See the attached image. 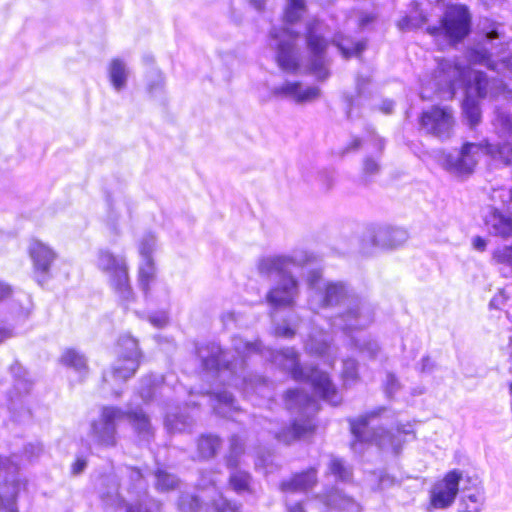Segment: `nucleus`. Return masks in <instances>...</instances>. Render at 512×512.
Masks as SVG:
<instances>
[{
	"label": "nucleus",
	"instance_id": "nucleus-1",
	"mask_svg": "<svg viewBox=\"0 0 512 512\" xmlns=\"http://www.w3.org/2000/svg\"><path fill=\"white\" fill-rule=\"evenodd\" d=\"M196 353L202 367L207 372L215 373L227 385L234 386L245 396L253 393L262 397L269 396L268 381L248 370V360L256 355L270 361L280 369L288 372L297 381H308L315 392L325 401L336 406L341 396L326 372L315 367H303L299 363V355L293 348L273 350L265 348L258 340L247 341L234 336L231 351H226L215 342L200 344Z\"/></svg>",
	"mask_w": 512,
	"mask_h": 512
},
{
	"label": "nucleus",
	"instance_id": "nucleus-2",
	"mask_svg": "<svg viewBox=\"0 0 512 512\" xmlns=\"http://www.w3.org/2000/svg\"><path fill=\"white\" fill-rule=\"evenodd\" d=\"M305 281L310 310L315 313L340 310L331 320L332 327L349 333L363 329L373 321L371 306L348 283L324 279L320 268L309 269Z\"/></svg>",
	"mask_w": 512,
	"mask_h": 512
},
{
	"label": "nucleus",
	"instance_id": "nucleus-3",
	"mask_svg": "<svg viewBox=\"0 0 512 512\" xmlns=\"http://www.w3.org/2000/svg\"><path fill=\"white\" fill-rule=\"evenodd\" d=\"M95 492L110 507L125 506V512H160L161 504L147 495V482L142 472L122 466L119 472L110 468L91 476Z\"/></svg>",
	"mask_w": 512,
	"mask_h": 512
},
{
	"label": "nucleus",
	"instance_id": "nucleus-4",
	"mask_svg": "<svg viewBox=\"0 0 512 512\" xmlns=\"http://www.w3.org/2000/svg\"><path fill=\"white\" fill-rule=\"evenodd\" d=\"M317 261V256L305 249H294L289 253L269 255L257 263V270L263 277L277 276L274 285L266 294V301L272 307H292L300 295V282L292 269H305Z\"/></svg>",
	"mask_w": 512,
	"mask_h": 512
},
{
	"label": "nucleus",
	"instance_id": "nucleus-5",
	"mask_svg": "<svg viewBox=\"0 0 512 512\" xmlns=\"http://www.w3.org/2000/svg\"><path fill=\"white\" fill-rule=\"evenodd\" d=\"M439 73L447 86L453 88L456 84L467 85V94L475 93L479 98L487 95L497 96L505 90V84L502 80L489 81L486 74L472 70L455 60H442L439 63ZM463 114L471 128L480 123L481 110L478 103L471 99L469 95L463 101Z\"/></svg>",
	"mask_w": 512,
	"mask_h": 512
},
{
	"label": "nucleus",
	"instance_id": "nucleus-6",
	"mask_svg": "<svg viewBox=\"0 0 512 512\" xmlns=\"http://www.w3.org/2000/svg\"><path fill=\"white\" fill-rule=\"evenodd\" d=\"M389 418H391L390 411L382 406L356 418L348 419L354 437L351 444L352 449L357 451L358 443H372L382 450H390L397 454L403 444L402 435L411 434L413 431L410 424H398L396 434L385 429L384 425L390 424Z\"/></svg>",
	"mask_w": 512,
	"mask_h": 512
},
{
	"label": "nucleus",
	"instance_id": "nucleus-7",
	"mask_svg": "<svg viewBox=\"0 0 512 512\" xmlns=\"http://www.w3.org/2000/svg\"><path fill=\"white\" fill-rule=\"evenodd\" d=\"M128 418L142 441L149 442L153 428L147 415L140 408L123 410L115 406L101 408L98 418L90 424L89 436L92 442L102 448H113L118 442L117 422Z\"/></svg>",
	"mask_w": 512,
	"mask_h": 512
},
{
	"label": "nucleus",
	"instance_id": "nucleus-8",
	"mask_svg": "<svg viewBox=\"0 0 512 512\" xmlns=\"http://www.w3.org/2000/svg\"><path fill=\"white\" fill-rule=\"evenodd\" d=\"M305 11L304 0H288L284 13L285 27H273L270 31V46L276 50V59L280 68L287 73H296L299 63L296 52V41L299 32L289 28L297 22Z\"/></svg>",
	"mask_w": 512,
	"mask_h": 512
},
{
	"label": "nucleus",
	"instance_id": "nucleus-9",
	"mask_svg": "<svg viewBox=\"0 0 512 512\" xmlns=\"http://www.w3.org/2000/svg\"><path fill=\"white\" fill-rule=\"evenodd\" d=\"M505 165H512V146L509 143L492 145L488 141L473 143L466 142L458 152L440 151L437 155L439 164L448 172L454 174H470L476 166L480 154H495Z\"/></svg>",
	"mask_w": 512,
	"mask_h": 512
},
{
	"label": "nucleus",
	"instance_id": "nucleus-10",
	"mask_svg": "<svg viewBox=\"0 0 512 512\" xmlns=\"http://www.w3.org/2000/svg\"><path fill=\"white\" fill-rule=\"evenodd\" d=\"M286 406L292 413H297L300 419H296L289 427L275 432V438L280 442L290 444L312 432L314 423L311 417L317 412L318 403L308 393L291 389L286 393Z\"/></svg>",
	"mask_w": 512,
	"mask_h": 512
},
{
	"label": "nucleus",
	"instance_id": "nucleus-11",
	"mask_svg": "<svg viewBox=\"0 0 512 512\" xmlns=\"http://www.w3.org/2000/svg\"><path fill=\"white\" fill-rule=\"evenodd\" d=\"M471 16L463 5L447 6L438 26H429L427 31L434 37H444L449 43L463 40L470 32Z\"/></svg>",
	"mask_w": 512,
	"mask_h": 512
},
{
	"label": "nucleus",
	"instance_id": "nucleus-12",
	"mask_svg": "<svg viewBox=\"0 0 512 512\" xmlns=\"http://www.w3.org/2000/svg\"><path fill=\"white\" fill-rule=\"evenodd\" d=\"M142 353L138 341L129 334H123L118 339V359L110 371L103 373V380L109 383L125 382L137 371Z\"/></svg>",
	"mask_w": 512,
	"mask_h": 512
},
{
	"label": "nucleus",
	"instance_id": "nucleus-13",
	"mask_svg": "<svg viewBox=\"0 0 512 512\" xmlns=\"http://www.w3.org/2000/svg\"><path fill=\"white\" fill-rule=\"evenodd\" d=\"M19 464L0 456V507L5 512H20L18 501L23 498L24 484L18 477Z\"/></svg>",
	"mask_w": 512,
	"mask_h": 512
},
{
	"label": "nucleus",
	"instance_id": "nucleus-14",
	"mask_svg": "<svg viewBox=\"0 0 512 512\" xmlns=\"http://www.w3.org/2000/svg\"><path fill=\"white\" fill-rule=\"evenodd\" d=\"M97 266L107 273L115 291L122 300L129 301L132 289L129 284L128 269L124 257L117 256L109 250L101 249L98 252Z\"/></svg>",
	"mask_w": 512,
	"mask_h": 512
},
{
	"label": "nucleus",
	"instance_id": "nucleus-15",
	"mask_svg": "<svg viewBox=\"0 0 512 512\" xmlns=\"http://www.w3.org/2000/svg\"><path fill=\"white\" fill-rule=\"evenodd\" d=\"M321 30L322 23L320 21H314L307 27L308 70L318 80H325L329 76L328 60L326 58L327 41L321 35Z\"/></svg>",
	"mask_w": 512,
	"mask_h": 512
},
{
	"label": "nucleus",
	"instance_id": "nucleus-16",
	"mask_svg": "<svg viewBox=\"0 0 512 512\" xmlns=\"http://www.w3.org/2000/svg\"><path fill=\"white\" fill-rule=\"evenodd\" d=\"M419 124L426 134L440 140L449 139L455 125L453 110L446 106H432L422 112Z\"/></svg>",
	"mask_w": 512,
	"mask_h": 512
},
{
	"label": "nucleus",
	"instance_id": "nucleus-17",
	"mask_svg": "<svg viewBox=\"0 0 512 512\" xmlns=\"http://www.w3.org/2000/svg\"><path fill=\"white\" fill-rule=\"evenodd\" d=\"M14 379L13 391L8 395V410L15 421H24L30 417V410L25 403V395L31 389L32 383L27 378V372L19 364L11 366Z\"/></svg>",
	"mask_w": 512,
	"mask_h": 512
},
{
	"label": "nucleus",
	"instance_id": "nucleus-18",
	"mask_svg": "<svg viewBox=\"0 0 512 512\" xmlns=\"http://www.w3.org/2000/svg\"><path fill=\"white\" fill-rule=\"evenodd\" d=\"M244 451L243 441L237 436L233 435L230 438V450L226 457L227 467L230 469L229 475V486L238 495H242L246 492H251V475L238 468L239 457Z\"/></svg>",
	"mask_w": 512,
	"mask_h": 512
},
{
	"label": "nucleus",
	"instance_id": "nucleus-19",
	"mask_svg": "<svg viewBox=\"0 0 512 512\" xmlns=\"http://www.w3.org/2000/svg\"><path fill=\"white\" fill-rule=\"evenodd\" d=\"M461 478L462 473L459 470H453L447 473L442 480L436 482L431 489V505L437 509L450 507L459 492Z\"/></svg>",
	"mask_w": 512,
	"mask_h": 512
},
{
	"label": "nucleus",
	"instance_id": "nucleus-20",
	"mask_svg": "<svg viewBox=\"0 0 512 512\" xmlns=\"http://www.w3.org/2000/svg\"><path fill=\"white\" fill-rule=\"evenodd\" d=\"M467 58L471 65H482L498 74H512V54L494 57L487 48L476 47L467 52Z\"/></svg>",
	"mask_w": 512,
	"mask_h": 512
},
{
	"label": "nucleus",
	"instance_id": "nucleus-21",
	"mask_svg": "<svg viewBox=\"0 0 512 512\" xmlns=\"http://www.w3.org/2000/svg\"><path fill=\"white\" fill-rule=\"evenodd\" d=\"M275 97L287 98L297 104L311 102L320 96V89L316 86H303L297 81H285L282 85L275 86L272 89Z\"/></svg>",
	"mask_w": 512,
	"mask_h": 512
},
{
	"label": "nucleus",
	"instance_id": "nucleus-22",
	"mask_svg": "<svg viewBox=\"0 0 512 512\" xmlns=\"http://www.w3.org/2000/svg\"><path fill=\"white\" fill-rule=\"evenodd\" d=\"M29 253L34 264L37 282L42 285L47 280L51 263L56 254L40 241H33L30 244Z\"/></svg>",
	"mask_w": 512,
	"mask_h": 512
},
{
	"label": "nucleus",
	"instance_id": "nucleus-23",
	"mask_svg": "<svg viewBox=\"0 0 512 512\" xmlns=\"http://www.w3.org/2000/svg\"><path fill=\"white\" fill-rule=\"evenodd\" d=\"M318 482V470L315 467L293 474L289 479L280 483V490L284 494L306 493L313 489Z\"/></svg>",
	"mask_w": 512,
	"mask_h": 512
},
{
	"label": "nucleus",
	"instance_id": "nucleus-24",
	"mask_svg": "<svg viewBox=\"0 0 512 512\" xmlns=\"http://www.w3.org/2000/svg\"><path fill=\"white\" fill-rule=\"evenodd\" d=\"M308 353L322 357L329 365L336 359V349L331 345L330 336L323 331H314L305 342Z\"/></svg>",
	"mask_w": 512,
	"mask_h": 512
},
{
	"label": "nucleus",
	"instance_id": "nucleus-25",
	"mask_svg": "<svg viewBox=\"0 0 512 512\" xmlns=\"http://www.w3.org/2000/svg\"><path fill=\"white\" fill-rule=\"evenodd\" d=\"M484 220L491 235L502 238H508L512 235V218L499 209L490 207Z\"/></svg>",
	"mask_w": 512,
	"mask_h": 512
},
{
	"label": "nucleus",
	"instance_id": "nucleus-26",
	"mask_svg": "<svg viewBox=\"0 0 512 512\" xmlns=\"http://www.w3.org/2000/svg\"><path fill=\"white\" fill-rule=\"evenodd\" d=\"M316 498L328 509H336L347 512H361L360 505L351 497L338 489L316 495Z\"/></svg>",
	"mask_w": 512,
	"mask_h": 512
},
{
	"label": "nucleus",
	"instance_id": "nucleus-27",
	"mask_svg": "<svg viewBox=\"0 0 512 512\" xmlns=\"http://www.w3.org/2000/svg\"><path fill=\"white\" fill-rule=\"evenodd\" d=\"M408 238L406 230L401 228L380 227L371 236L373 246L380 248H395Z\"/></svg>",
	"mask_w": 512,
	"mask_h": 512
},
{
	"label": "nucleus",
	"instance_id": "nucleus-28",
	"mask_svg": "<svg viewBox=\"0 0 512 512\" xmlns=\"http://www.w3.org/2000/svg\"><path fill=\"white\" fill-rule=\"evenodd\" d=\"M485 497L481 489L463 490L458 505V512H481Z\"/></svg>",
	"mask_w": 512,
	"mask_h": 512
},
{
	"label": "nucleus",
	"instance_id": "nucleus-29",
	"mask_svg": "<svg viewBox=\"0 0 512 512\" xmlns=\"http://www.w3.org/2000/svg\"><path fill=\"white\" fill-rule=\"evenodd\" d=\"M61 362L79 374L82 380L88 373L86 357L75 349H67L61 356Z\"/></svg>",
	"mask_w": 512,
	"mask_h": 512
},
{
	"label": "nucleus",
	"instance_id": "nucleus-30",
	"mask_svg": "<svg viewBox=\"0 0 512 512\" xmlns=\"http://www.w3.org/2000/svg\"><path fill=\"white\" fill-rule=\"evenodd\" d=\"M493 126L497 135L503 140H508L512 136V115L505 108H497Z\"/></svg>",
	"mask_w": 512,
	"mask_h": 512
},
{
	"label": "nucleus",
	"instance_id": "nucleus-31",
	"mask_svg": "<svg viewBox=\"0 0 512 512\" xmlns=\"http://www.w3.org/2000/svg\"><path fill=\"white\" fill-rule=\"evenodd\" d=\"M333 43L345 58L358 55L365 49V42L354 41L351 37L344 36L341 33L334 36Z\"/></svg>",
	"mask_w": 512,
	"mask_h": 512
},
{
	"label": "nucleus",
	"instance_id": "nucleus-32",
	"mask_svg": "<svg viewBox=\"0 0 512 512\" xmlns=\"http://www.w3.org/2000/svg\"><path fill=\"white\" fill-rule=\"evenodd\" d=\"M110 81L115 90L121 91L126 87L128 70L121 59H113L109 66Z\"/></svg>",
	"mask_w": 512,
	"mask_h": 512
},
{
	"label": "nucleus",
	"instance_id": "nucleus-33",
	"mask_svg": "<svg viewBox=\"0 0 512 512\" xmlns=\"http://www.w3.org/2000/svg\"><path fill=\"white\" fill-rule=\"evenodd\" d=\"M193 423V417L186 413H168L165 417V426L171 433L190 430Z\"/></svg>",
	"mask_w": 512,
	"mask_h": 512
},
{
	"label": "nucleus",
	"instance_id": "nucleus-34",
	"mask_svg": "<svg viewBox=\"0 0 512 512\" xmlns=\"http://www.w3.org/2000/svg\"><path fill=\"white\" fill-rule=\"evenodd\" d=\"M221 447V440L215 435H203L197 442V450L201 459H209L216 455Z\"/></svg>",
	"mask_w": 512,
	"mask_h": 512
},
{
	"label": "nucleus",
	"instance_id": "nucleus-35",
	"mask_svg": "<svg viewBox=\"0 0 512 512\" xmlns=\"http://www.w3.org/2000/svg\"><path fill=\"white\" fill-rule=\"evenodd\" d=\"M163 383V377L161 375L151 374L142 378L139 395L143 401L148 402L152 400Z\"/></svg>",
	"mask_w": 512,
	"mask_h": 512
},
{
	"label": "nucleus",
	"instance_id": "nucleus-36",
	"mask_svg": "<svg viewBox=\"0 0 512 512\" xmlns=\"http://www.w3.org/2000/svg\"><path fill=\"white\" fill-rule=\"evenodd\" d=\"M328 473L333 475L336 480L349 482L352 479V467L342 458L332 456L328 464Z\"/></svg>",
	"mask_w": 512,
	"mask_h": 512
},
{
	"label": "nucleus",
	"instance_id": "nucleus-37",
	"mask_svg": "<svg viewBox=\"0 0 512 512\" xmlns=\"http://www.w3.org/2000/svg\"><path fill=\"white\" fill-rule=\"evenodd\" d=\"M368 83H369L368 78H364L361 76H359L357 78V81H356L357 96L347 98V102H348L347 117L349 119H354L355 117H360V115L356 112V110L360 106L362 98L365 96V87Z\"/></svg>",
	"mask_w": 512,
	"mask_h": 512
},
{
	"label": "nucleus",
	"instance_id": "nucleus-38",
	"mask_svg": "<svg viewBox=\"0 0 512 512\" xmlns=\"http://www.w3.org/2000/svg\"><path fill=\"white\" fill-rule=\"evenodd\" d=\"M155 275V267L152 257L142 258L139 267V286L145 295L148 294L149 285L153 281Z\"/></svg>",
	"mask_w": 512,
	"mask_h": 512
},
{
	"label": "nucleus",
	"instance_id": "nucleus-39",
	"mask_svg": "<svg viewBox=\"0 0 512 512\" xmlns=\"http://www.w3.org/2000/svg\"><path fill=\"white\" fill-rule=\"evenodd\" d=\"M155 479L156 489L161 492L175 490L180 486V480L178 479V477L163 469H158L155 472Z\"/></svg>",
	"mask_w": 512,
	"mask_h": 512
},
{
	"label": "nucleus",
	"instance_id": "nucleus-40",
	"mask_svg": "<svg viewBox=\"0 0 512 512\" xmlns=\"http://www.w3.org/2000/svg\"><path fill=\"white\" fill-rule=\"evenodd\" d=\"M214 396L218 402V405L214 407V410L217 414L227 417L228 411L238 409L235 405L234 397L230 392L221 391L215 393Z\"/></svg>",
	"mask_w": 512,
	"mask_h": 512
},
{
	"label": "nucleus",
	"instance_id": "nucleus-41",
	"mask_svg": "<svg viewBox=\"0 0 512 512\" xmlns=\"http://www.w3.org/2000/svg\"><path fill=\"white\" fill-rule=\"evenodd\" d=\"M493 260L501 266V270L512 273V245H505L493 252Z\"/></svg>",
	"mask_w": 512,
	"mask_h": 512
},
{
	"label": "nucleus",
	"instance_id": "nucleus-42",
	"mask_svg": "<svg viewBox=\"0 0 512 512\" xmlns=\"http://www.w3.org/2000/svg\"><path fill=\"white\" fill-rule=\"evenodd\" d=\"M180 512H200L201 503L198 497L191 494H182L178 501Z\"/></svg>",
	"mask_w": 512,
	"mask_h": 512
},
{
	"label": "nucleus",
	"instance_id": "nucleus-43",
	"mask_svg": "<svg viewBox=\"0 0 512 512\" xmlns=\"http://www.w3.org/2000/svg\"><path fill=\"white\" fill-rule=\"evenodd\" d=\"M426 21V17L422 14L408 15L399 20L397 26L402 31L412 30L422 27Z\"/></svg>",
	"mask_w": 512,
	"mask_h": 512
},
{
	"label": "nucleus",
	"instance_id": "nucleus-44",
	"mask_svg": "<svg viewBox=\"0 0 512 512\" xmlns=\"http://www.w3.org/2000/svg\"><path fill=\"white\" fill-rule=\"evenodd\" d=\"M156 246V238L151 233H145L139 241L138 249L142 258L152 257Z\"/></svg>",
	"mask_w": 512,
	"mask_h": 512
},
{
	"label": "nucleus",
	"instance_id": "nucleus-45",
	"mask_svg": "<svg viewBox=\"0 0 512 512\" xmlns=\"http://www.w3.org/2000/svg\"><path fill=\"white\" fill-rule=\"evenodd\" d=\"M213 507L217 512H238L241 508V504L220 495L213 501Z\"/></svg>",
	"mask_w": 512,
	"mask_h": 512
},
{
	"label": "nucleus",
	"instance_id": "nucleus-46",
	"mask_svg": "<svg viewBox=\"0 0 512 512\" xmlns=\"http://www.w3.org/2000/svg\"><path fill=\"white\" fill-rule=\"evenodd\" d=\"M342 377L344 381H355L358 377V363L355 359L348 358L343 361Z\"/></svg>",
	"mask_w": 512,
	"mask_h": 512
},
{
	"label": "nucleus",
	"instance_id": "nucleus-47",
	"mask_svg": "<svg viewBox=\"0 0 512 512\" xmlns=\"http://www.w3.org/2000/svg\"><path fill=\"white\" fill-rule=\"evenodd\" d=\"M354 345L363 353H366L370 358L376 357L379 351V345L375 340H365L360 342L353 339Z\"/></svg>",
	"mask_w": 512,
	"mask_h": 512
},
{
	"label": "nucleus",
	"instance_id": "nucleus-48",
	"mask_svg": "<svg viewBox=\"0 0 512 512\" xmlns=\"http://www.w3.org/2000/svg\"><path fill=\"white\" fill-rule=\"evenodd\" d=\"M43 445L40 442H31L24 446L23 454L27 460L32 461L43 453Z\"/></svg>",
	"mask_w": 512,
	"mask_h": 512
},
{
	"label": "nucleus",
	"instance_id": "nucleus-49",
	"mask_svg": "<svg viewBox=\"0 0 512 512\" xmlns=\"http://www.w3.org/2000/svg\"><path fill=\"white\" fill-rule=\"evenodd\" d=\"M316 181L321 188L328 190L332 187L334 181V174L332 171L323 169L317 172Z\"/></svg>",
	"mask_w": 512,
	"mask_h": 512
},
{
	"label": "nucleus",
	"instance_id": "nucleus-50",
	"mask_svg": "<svg viewBox=\"0 0 512 512\" xmlns=\"http://www.w3.org/2000/svg\"><path fill=\"white\" fill-rule=\"evenodd\" d=\"M401 388L398 378L393 373H387L385 379V392L389 397H392Z\"/></svg>",
	"mask_w": 512,
	"mask_h": 512
},
{
	"label": "nucleus",
	"instance_id": "nucleus-51",
	"mask_svg": "<svg viewBox=\"0 0 512 512\" xmlns=\"http://www.w3.org/2000/svg\"><path fill=\"white\" fill-rule=\"evenodd\" d=\"M380 165L377 159L373 157H366L363 162V173L367 177H372L378 174Z\"/></svg>",
	"mask_w": 512,
	"mask_h": 512
},
{
	"label": "nucleus",
	"instance_id": "nucleus-52",
	"mask_svg": "<svg viewBox=\"0 0 512 512\" xmlns=\"http://www.w3.org/2000/svg\"><path fill=\"white\" fill-rule=\"evenodd\" d=\"M217 474L213 471L201 472L198 486L201 489H206L209 486H215L217 483Z\"/></svg>",
	"mask_w": 512,
	"mask_h": 512
},
{
	"label": "nucleus",
	"instance_id": "nucleus-53",
	"mask_svg": "<svg viewBox=\"0 0 512 512\" xmlns=\"http://www.w3.org/2000/svg\"><path fill=\"white\" fill-rule=\"evenodd\" d=\"M88 466V459L83 455H77L74 462L71 464V474L78 476L82 474Z\"/></svg>",
	"mask_w": 512,
	"mask_h": 512
},
{
	"label": "nucleus",
	"instance_id": "nucleus-54",
	"mask_svg": "<svg viewBox=\"0 0 512 512\" xmlns=\"http://www.w3.org/2000/svg\"><path fill=\"white\" fill-rule=\"evenodd\" d=\"M296 333V328L292 327L289 323L284 321L281 324H277L275 326V334L276 336L283 337V338H292Z\"/></svg>",
	"mask_w": 512,
	"mask_h": 512
},
{
	"label": "nucleus",
	"instance_id": "nucleus-55",
	"mask_svg": "<svg viewBox=\"0 0 512 512\" xmlns=\"http://www.w3.org/2000/svg\"><path fill=\"white\" fill-rule=\"evenodd\" d=\"M435 368V363L429 356H425L421 359L419 370L421 373H432Z\"/></svg>",
	"mask_w": 512,
	"mask_h": 512
},
{
	"label": "nucleus",
	"instance_id": "nucleus-56",
	"mask_svg": "<svg viewBox=\"0 0 512 512\" xmlns=\"http://www.w3.org/2000/svg\"><path fill=\"white\" fill-rule=\"evenodd\" d=\"M149 321L155 327L161 328L167 324L168 317L165 313H160V314L150 316Z\"/></svg>",
	"mask_w": 512,
	"mask_h": 512
},
{
	"label": "nucleus",
	"instance_id": "nucleus-57",
	"mask_svg": "<svg viewBox=\"0 0 512 512\" xmlns=\"http://www.w3.org/2000/svg\"><path fill=\"white\" fill-rule=\"evenodd\" d=\"M13 336V327L10 324L0 322V343Z\"/></svg>",
	"mask_w": 512,
	"mask_h": 512
},
{
	"label": "nucleus",
	"instance_id": "nucleus-58",
	"mask_svg": "<svg viewBox=\"0 0 512 512\" xmlns=\"http://www.w3.org/2000/svg\"><path fill=\"white\" fill-rule=\"evenodd\" d=\"M369 133L371 135V143L377 149L379 154H381L385 147V141L379 136L375 135L374 131H369Z\"/></svg>",
	"mask_w": 512,
	"mask_h": 512
},
{
	"label": "nucleus",
	"instance_id": "nucleus-59",
	"mask_svg": "<svg viewBox=\"0 0 512 512\" xmlns=\"http://www.w3.org/2000/svg\"><path fill=\"white\" fill-rule=\"evenodd\" d=\"M361 146V140L360 138H354L350 144H348L342 151L341 156H344L350 152L357 151Z\"/></svg>",
	"mask_w": 512,
	"mask_h": 512
},
{
	"label": "nucleus",
	"instance_id": "nucleus-60",
	"mask_svg": "<svg viewBox=\"0 0 512 512\" xmlns=\"http://www.w3.org/2000/svg\"><path fill=\"white\" fill-rule=\"evenodd\" d=\"M121 203L120 202H117V203H114V202H110L109 203V220L114 222L116 221L119 213H120V210H121Z\"/></svg>",
	"mask_w": 512,
	"mask_h": 512
},
{
	"label": "nucleus",
	"instance_id": "nucleus-61",
	"mask_svg": "<svg viewBox=\"0 0 512 512\" xmlns=\"http://www.w3.org/2000/svg\"><path fill=\"white\" fill-rule=\"evenodd\" d=\"M12 295V288L5 282L0 281V301H4Z\"/></svg>",
	"mask_w": 512,
	"mask_h": 512
},
{
	"label": "nucleus",
	"instance_id": "nucleus-62",
	"mask_svg": "<svg viewBox=\"0 0 512 512\" xmlns=\"http://www.w3.org/2000/svg\"><path fill=\"white\" fill-rule=\"evenodd\" d=\"M287 512H306L304 505L301 501L295 503H289L286 499Z\"/></svg>",
	"mask_w": 512,
	"mask_h": 512
},
{
	"label": "nucleus",
	"instance_id": "nucleus-63",
	"mask_svg": "<svg viewBox=\"0 0 512 512\" xmlns=\"http://www.w3.org/2000/svg\"><path fill=\"white\" fill-rule=\"evenodd\" d=\"M472 244H473L474 249H476L478 251H484L487 246L485 239H483L480 236L474 237L472 240Z\"/></svg>",
	"mask_w": 512,
	"mask_h": 512
},
{
	"label": "nucleus",
	"instance_id": "nucleus-64",
	"mask_svg": "<svg viewBox=\"0 0 512 512\" xmlns=\"http://www.w3.org/2000/svg\"><path fill=\"white\" fill-rule=\"evenodd\" d=\"M393 108H394V102L393 101H391V100H384L382 102L381 110L385 114L391 113L393 111Z\"/></svg>",
	"mask_w": 512,
	"mask_h": 512
}]
</instances>
